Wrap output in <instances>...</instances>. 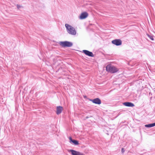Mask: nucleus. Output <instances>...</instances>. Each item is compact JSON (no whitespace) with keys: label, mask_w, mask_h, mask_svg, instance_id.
I'll list each match as a JSON object with an SVG mask.
<instances>
[{"label":"nucleus","mask_w":155,"mask_h":155,"mask_svg":"<svg viewBox=\"0 0 155 155\" xmlns=\"http://www.w3.org/2000/svg\"><path fill=\"white\" fill-rule=\"evenodd\" d=\"M65 26L69 34L74 35H76V31L74 28L68 24H66Z\"/></svg>","instance_id":"1"},{"label":"nucleus","mask_w":155,"mask_h":155,"mask_svg":"<svg viewBox=\"0 0 155 155\" xmlns=\"http://www.w3.org/2000/svg\"><path fill=\"white\" fill-rule=\"evenodd\" d=\"M106 70L108 72L113 73L117 72L118 69L115 67L107 65L106 66Z\"/></svg>","instance_id":"2"},{"label":"nucleus","mask_w":155,"mask_h":155,"mask_svg":"<svg viewBox=\"0 0 155 155\" xmlns=\"http://www.w3.org/2000/svg\"><path fill=\"white\" fill-rule=\"evenodd\" d=\"M59 44L62 47H70L72 45V42L68 41L60 42H59Z\"/></svg>","instance_id":"3"},{"label":"nucleus","mask_w":155,"mask_h":155,"mask_svg":"<svg viewBox=\"0 0 155 155\" xmlns=\"http://www.w3.org/2000/svg\"><path fill=\"white\" fill-rule=\"evenodd\" d=\"M112 44L117 46H119L121 45L122 41L120 39H115L111 41Z\"/></svg>","instance_id":"4"},{"label":"nucleus","mask_w":155,"mask_h":155,"mask_svg":"<svg viewBox=\"0 0 155 155\" xmlns=\"http://www.w3.org/2000/svg\"><path fill=\"white\" fill-rule=\"evenodd\" d=\"M82 52L89 57H94V54L92 52L89 51H88L86 50H84L82 51Z\"/></svg>","instance_id":"5"},{"label":"nucleus","mask_w":155,"mask_h":155,"mask_svg":"<svg viewBox=\"0 0 155 155\" xmlns=\"http://www.w3.org/2000/svg\"><path fill=\"white\" fill-rule=\"evenodd\" d=\"M88 16V14L87 12H84L81 13L79 18L81 19H84L87 18Z\"/></svg>","instance_id":"6"},{"label":"nucleus","mask_w":155,"mask_h":155,"mask_svg":"<svg viewBox=\"0 0 155 155\" xmlns=\"http://www.w3.org/2000/svg\"><path fill=\"white\" fill-rule=\"evenodd\" d=\"M72 155H84L83 153L74 150H71L69 151Z\"/></svg>","instance_id":"7"},{"label":"nucleus","mask_w":155,"mask_h":155,"mask_svg":"<svg viewBox=\"0 0 155 155\" xmlns=\"http://www.w3.org/2000/svg\"><path fill=\"white\" fill-rule=\"evenodd\" d=\"M92 102L94 103L97 104H100L101 103V100L100 99L98 98H96L95 99H94V100H93L91 101Z\"/></svg>","instance_id":"8"},{"label":"nucleus","mask_w":155,"mask_h":155,"mask_svg":"<svg viewBox=\"0 0 155 155\" xmlns=\"http://www.w3.org/2000/svg\"><path fill=\"white\" fill-rule=\"evenodd\" d=\"M123 104L126 106L129 107H133L134 106V104L130 102H124Z\"/></svg>","instance_id":"9"},{"label":"nucleus","mask_w":155,"mask_h":155,"mask_svg":"<svg viewBox=\"0 0 155 155\" xmlns=\"http://www.w3.org/2000/svg\"><path fill=\"white\" fill-rule=\"evenodd\" d=\"M63 110V108L61 106L57 107V112L56 114H60L61 113L62 111Z\"/></svg>","instance_id":"10"},{"label":"nucleus","mask_w":155,"mask_h":155,"mask_svg":"<svg viewBox=\"0 0 155 155\" xmlns=\"http://www.w3.org/2000/svg\"><path fill=\"white\" fill-rule=\"evenodd\" d=\"M69 139L70 140V143L72 142L74 145H78L79 144L78 141H77V140H72V137H69Z\"/></svg>","instance_id":"11"},{"label":"nucleus","mask_w":155,"mask_h":155,"mask_svg":"<svg viewBox=\"0 0 155 155\" xmlns=\"http://www.w3.org/2000/svg\"><path fill=\"white\" fill-rule=\"evenodd\" d=\"M155 126V122L153 123L152 124L146 125L145 126L146 127H150Z\"/></svg>","instance_id":"12"},{"label":"nucleus","mask_w":155,"mask_h":155,"mask_svg":"<svg viewBox=\"0 0 155 155\" xmlns=\"http://www.w3.org/2000/svg\"><path fill=\"white\" fill-rule=\"evenodd\" d=\"M147 36L149 37L152 40H153V36H150V35H149L148 34H147Z\"/></svg>","instance_id":"13"},{"label":"nucleus","mask_w":155,"mask_h":155,"mask_svg":"<svg viewBox=\"0 0 155 155\" xmlns=\"http://www.w3.org/2000/svg\"><path fill=\"white\" fill-rule=\"evenodd\" d=\"M121 151H122V153H124V149L123 148L122 149Z\"/></svg>","instance_id":"14"}]
</instances>
